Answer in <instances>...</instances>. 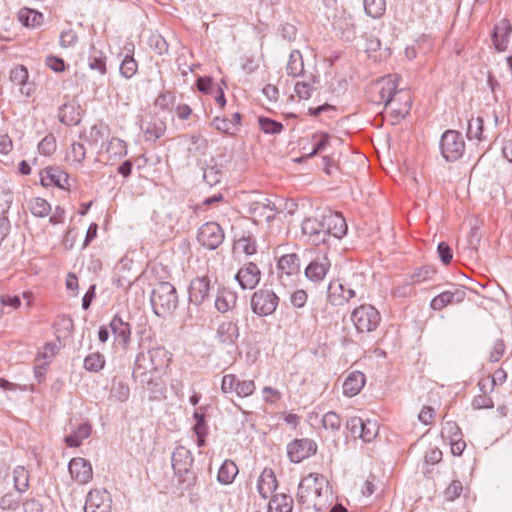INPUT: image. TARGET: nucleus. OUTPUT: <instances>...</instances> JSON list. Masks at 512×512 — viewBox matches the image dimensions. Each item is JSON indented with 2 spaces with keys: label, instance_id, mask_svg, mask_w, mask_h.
Segmentation results:
<instances>
[{
  "label": "nucleus",
  "instance_id": "f257e3e1",
  "mask_svg": "<svg viewBox=\"0 0 512 512\" xmlns=\"http://www.w3.org/2000/svg\"><path fill=\"white\" fill-rule=\"evenodd\" d=\"M297 500L312 505L316 512L327 509L333 500L328 481L323 475L311 473L298 485Z\"/></svg>",
  "mask_w": 512,
  "mask_h": 512
},
{
  "label": "nucleus",
  "instance_id": "f03ea898",
  "mask_svg": "<svg viewBox=\"0 0 512 512\" xmlns=\"http://www.w3.org/2000/svg\"><path fill=\"white\" fill-rule=\"evenodd\" d=\"M178 304L175 287L169 282L158 283L151 294V305L158 317L165 318L172 314Z\"/></svg>",
  "mask_w": 512,
  "mask_h": 512
},
{
  "label": "nucleus",
  "instance_id": "7ed1b4c3",
  "mask_svg": "<svg viewBox=\"0 0 512 512\" xmlns=\"http://www.w3.org/2000/svg\"><path fill=\"white\" fill-rule=\"evenodd\" d=\"M351 320L359 333H369L377 329L381 316L374 306L362 304L352 311Z\"/></svg>",
  "mask_w": 512,
  "mask_h": 512
},
{
  "label": "nucleus",
  "instance_id": "20e7f679",
  "mask_svg": "<svg viewBox=\"0 0 512 512\" xmlns=\"http://www.w3.org/2000/svg\"><path fill=\"white\" fill-rule=\"evenodd\" d=\"M440 150L446 161L454 162L462 157L465 151V142L460 132L447 130L442 134Z\"/></svg>",
  "mask_w": 512,
  "mask_h": 512
},
{
  "label": "nucleus",
  "instance_id": "39448f33",
  "mask_svg": "<svg viewBox=\"0 0 512 512\" xmlns=\"http://www.w3.org/2000/svg\"><path fill=\"white\" fill-rule=\"evenodd\" d=\"M279 304V297L274 291L262 288L255 291L251 297L252 311L258 316H269L275 312Z\"/></svg>",
  "mask_w": 512,
  "mask_h": 512
},
{
  "label": "nucleus",
  "instance_id": "423d86ee",
  "mask_svg": "<svg viewBox=\"0 0 512 512\" xmlns=\"http://www.w3.org/2000/svg\"><path fill=\"white\" fill-rule=\"evenodd\" d=\"M197 239L202 246L215 250L224 241V232L218 223L207 222L200 227Z\"/></svg>",
  "mask_w": 512,
  "mask_h": 512
},
{
  "label": "nucleus",
  "instance_id": "0eeeda50",
  "mask_svg": "<svg viewBox=\"0 0 512 512\" xmlns=\"http://www.w3.org/2000/svg\"><path fill=\"white\" fill-rule=\"evenodd\" d=\"M112 499L105 489H93L86 498L85 512H111Z\"/></svg>",
  "mask_w": 512,
  "mask_h": 512
},
{
  "label": "nucleus",
  "instance_id": "6e6552de",
  "mask_svg": "<svg viewBox=\"0 0 512 512\" xmlns=\"http://www.w3.org/2000/svg\"><path fill=\"white\" fill-rule=\"evenodd\" d=\"M316 451V443L307 438L297 439L287 447L288 457L294 463H300L302 460L314 455Z\"/></svg>",
  "mask_w": 512,
  "mask_h": 512
},
{
  "label": "nucleus",
  "instance_id": "1a4fd4ad",
  "mask_svg": "<svg viewBox=\"0 0 512 512\" xmlns=\"http://www.w3.org/2000/svg\"><path fill=\"white\" fill-rule=\"evenodd\" d=\"M302 232L308 237V240L314 245L326 242V232L324 228V215L321 219L317 217H307L302 222Z\"/></svg>",
  "mask_w": 512,
  "mask_h": 512
},
{
  "label": "nucleus",
  "instance_id": "9d476101",
  "mask_svg": "<svg viewBox=\"0 0 512 512\" xmlns=\"http://www.w3.org/2000/svg\"><path fill=\"white\" fill-rule=\"evenodd\" d=\"M156 369L150 363L146 353H139L136 357L133 369V377L141 384H152L154 380V373Z\"/></svg>",
  "mask_w": 512,
  "mask_h": 512
},
{
  "label": "nucleus",
  "instance_id": "9b49d317",
  "mask_svg": "<svg viewBox=\"0 0 512 512\" xmlns=\"http://www.w3.org/2000/svg\"><path fill=\"white\" fill-rule=\"evenodd\" d=\"M260 277V269L253 262L244 264L235 275V279L242 289L255 288L260 281Z\"/></svg>",
  "mask_w": 512,
  "mask_h": 512
},
{
  "label": "nucleus",
  "instance_id": "f8f14e48",
  "mask_svg": "<svg viewBox=\"0 0 512 512\" xmlns=\"http://www.w3.org/2000/svg\"><path fill=\"white\" fill-rule=\"evenodd\" d=\"M69 473L78 484L88 483L93 477L91 464L84 458H73L68 465Z\"/></svg>",
  "mask_w": 512,
  "mask_h": 512
},
{
  "label": "nucleus",
  "instance_id": "ddd939ff",
  "mask_svg": "<svg viewBox=\"0 0 512 512\" xmlns=\"http://www.w3.org/2000/svg\"><path fill=\"white\" fill-rule=\"evenodd\" d=\"M324 228L326 238L333 236L336 239H341L347 233V223L345 218L338 212H329L324 215Z\"/></svg>",
  "mask_w": 512,
  "mask_h": 512
},
{
  "label": "nucleus",
  "instance_id": "4468645a",
  "mask_svg": "<svg viewBox=\"0 0 512 512\" xmlns=\"http://www.w3.org/2000/svg\"><path fill=\"white\" fill-rule=\"evenodd\" d=\"M40 181L43 186H57L69 189V175L58 167H48L40 172Z\"/></svg>",
  "mask_w": 512,
  "mask_h": 512
},
{
  "label": "nucleus",
  "instance_id": "2eb2a0df",
  "mask_svg": "<svg viewBox=\"0 0 512 512\" xmlns=\"http://www.w3.org/2000/svg\"><path fill=\"white\" fill-rule=\"evenodd\" d=\"M465 297V289L463 287H455L454 290L444 291L435 296L430 302V307L433 310L439 311L449 304L461 303Z\"/></svg>",
  "mask_w": 512,
  "mask_h": 512
},
{
  "label": "nucleus",
  "instance_id": "dca6fc26",
  "mask_svg": "<svg viewBox=\"0 0 512 512\" xmlns=\"http://www.w3.org/2000/svg\"><path fill=\"white\" fill-rule=\"evenodd\" d=\"M249 211L254 217L264 219L267 222L272 221L279 212L275 204L268 198L252 201L249 205Z\"/></svg>",
  "mask_w": 512,
  "mask_h": 512
},
{
  "label": "nucleus",
  "instance_id": "f3484780",
  "mask_svg": "<svg viewBox=\"0 0 512 512\" xmlns=\"http://www.w3.org/2000/svg\"><path fill=\"white\" fill-rule=\"evenodd\" d=\"M331 262L326 255L317 256L305 269L306 277L313 282H320L326 276Z\"/></svg>",
  "mask_w": 512,
  "mask_h": 512
},
{
  "label": "nucleus",
  "instance_id": "a211bd4d",
  "mask_svg": "<svg viewBox=\"0 0 512 512\" xmlns=\"http://www.w3.org/2000/svg\"><path fill=\"white\" fill-rule=\"evenodd\" d=\"M171 461L175 474L182 475L189 472L193 464V457L187 448L178 446L172 453Z\"/></svg>",
  "mask_w": 512,
  "mask_h": 512
},
{
  "label": "nucleus",
  "instance_id": "6ab92c4d",
  "mask_svg": "<svg viewBox=\"0 0 512 512\" xmlns=\"http://www.w3.org/2000/svg\"><path fill=\"white\" fill-rule=\"evenodd\" d=\"M210 281L207 277H198L191 281L189 286V301L192 304L200 305L209 296Z\"/></svg>",
  "mask_w": 512,
  "mask_h": 512
},
{
  "label": "nucleus",
  "instance_id": "aec40b11",
  "mask_svg": "<svg viewBox=\"0 0 512 512\" xmlns=\"http://www.w3.org/2000/svg\"><path fill=\"white\" fill-rule=\"evenodd\" d=\"M300 259L297 254L290 253L281 256L278 260L277 268L279 271V278L284 282V277L289 279L296 276L300 272Z\"/></svg>",
  "mask_w": 512,
  "mask_h": 512
},
{
  "label": "nucleus",
  "instance_id": "412c9836",
  "mask_svg": "<svg viewBox=\"0 0 512 512\" xmlns=\"http://www.w3.org/2000/svg\"><path fill=\"white\" fill-rule=\"evenodd\" d=\"M511 33L512 26L507 19H501L498 23L495 24L492 33V41L495 48L499 52L505 51L507 49Z\"/></svg>",
  "mask_w": 512,
  "mask_h": 512
},
{
  "label": "nucleus",
  "instance_id": "4be33fe9",
  "mask_svg": "<svg viewBox=\"0 0 512 512\" xmlns=\"http://www.w3.org/2000/svg\"><path fill=\"white\" fill-rule=\"evenodd\" d=\"M216 337L223 345H235L239 338V327L232 321H224L218 326Z\"/></svg>",
  "mask_w": 512,
  "mask_h": 512
},
{
  "label": "nucleus",
  "instance_id": "5701e85b",
  "mask_svg": "<svg viewBox=\"0 0 512 512\" xmlns=\"http://www.w3.org/2000/svg\"><path fill=\"white\" fill-rule=\"evenodd\" d=\"M366 382L365 375L360 371L351 372L343 383V393L346 396L353 397L357 395Z\"/></svg>",
  "mask_w": 512,
  "mask_h": 512
},
{
  "label": "nucleus",
  "instance_id": "b1692460",
  "mask_svg": "<svg viewBox=\"0 0 512 512\" xmlns=\"http://www.w3.org/2000/svg\"><path fill=\"white\" fill-rule=\"evenodd\" d=\"M277 488V480L271 469H264L261 473L257 489L262 498L267 499Z\"/></svg>",
  "mask_w": 512,
  "mask_h": 512
},
{
  "label": "nucleus",
  "instance_id": "393cba45",
  "mask_svg": "<svg viewBox=\"0 0 512 512\" xmlns=\"http://www.w3.org/2000/svg\"><path fill=\"white\" fill-rule=\"evenodd\" d=\"M352 299L348 297V291H346L345 282L339 281L331 282L328 286V300L334 306H341L346 304Z\"/></svg>",
  "mask_w": 512,
  "mask_h": 512
},
{
  "label": "nucleus",
  "instance_id": "a878e982",
  "mask_svg": "<svg viewBox=\"0 0 512 512\" xmlns=\"http://www.w3.org/2000/svg\"><path fill=\"white\" fill-rule=\"evenodd\" d=\"M141 129L147 141H156L165 132V124L158 118H153L148 122H143Z\"/></svg>",
  "mask_w": 512,
  "mask_h": 512
},
{
  "label": "nucleus",
  "instance_id": "bb28decb",
  "mask_svg": "<svg viewBox=\"0 0 512 512\" xmlns=\"http://www.w3.org/2000/svg\"><path fill=\"white\" fill-rule=\"evenodd\" d=\"M146 355L157 372L166 368L170 362V354L164 347L152 348L148 350Z\"/></svg>",
  "mask_w": 512,
  "mask_h": 512
},
{
  "label": "nucleus",
  "instance_id": "cd10ccee",
  "mask_svg": "<svg viewBox=\"0 0 512 512\" xmlns=\"http://www.w3.org/2000/svg\"><path fill=\"white\" fill-rule=\"evenodd\" d=\"M110 328L119 342L125 345L129 343L131 335L129 323L116 315L110 322Z\"/></svg>",
  "mask_w": 512,
  "mask_h": 512
},
{
  "label": "nucleus",
  "instance_id": "c85d7f7f",
  "mask_svg": "<svg viewBox=\"0 0 512 512\" xmlns=\"http://www.w3.org/2000/svg\"><path fill=\"white\" fill-rule=\"evenodd\" d=\"M236 301H237L236 293H234L228 289H223V290L218 291V293H217L216 300H215V307L219 312L226 313L235 307Z\"/></svg>",
  "mask_w": 512,
  "mask_h": 512
},
{
  "label": "nucleus",
  "instance_id": "c756f323",
  "mask_svg": "<svg viewBox=\"0 0 512 512\" xmlns=\"http://www.w3.org/2000/svg\"><path fill=\"white\" fill-rule=\"evenodd\" d=\"M238 472L237 465L232 460L226 459L218 470L217 480L223 485L231 484Z\"/></svg>",
  "mask_w": 512,
  "mask_h": 512
},
{
  "label": "nucleus",
  "instance_id": "7c9ffc66",
  "mask_svg": "<svg viewBox=\"0 0 512 512\" xmlns=\"http://www.w3.org/2000/svg\"><path fill=\"white\" fill-rule=\"evenodd\" d=\"M92 431L88 423H82L73 433L65 436L64 441L68 447H79L83 440L87 439Z\"/></svg>",
  "mask_w": 512,
  "mask_h": 512
},
{
  "label": "nucleus",
  "instance_id": "2f4dec72",
  "mask_svg": "<svg viewBox=\"0 0 512 512\" xmlns=\"http://www.w3.org/2000/svg\"><path fill=\"white\" fill-rule=\"evenodd\" d=\"M234 249L241 251L247 256H251L257 252V244L254 236L251 233H243L234 242Z\"/></svg>",
  "mask_w": 512,
  "mask_h": 512
},
{
  "label": "nucleus",
  "instance_id": "473e14b6",
  "mask_svg": "<svg viewBox=\"0 0 512 512\" xmlns=\"http://www.w3.org/2000/svg\"><path fill=\"white\" fill-rule=\"evenodd\" d=\"M293 499L286 494H276L269 502L270 512H292Z\"/></svg>",
  "mask_w": 512,
  "mask_h": 512
},
{
  "label": "nucleus",
  "instance_id": "72a5a7b5",
  "mask_svg": "<svg viewBox=\"0 0 512 512\" xmlns=\"http://www.w3.org/2000/svg\"><path fill=\"white\" fill-rule=\"evenodd\" d=\"M18 20L26 27H38L43 22V15L29 8H22L18 12Z\"/></svg>",
  "mask_w": 512,
  "mask_h": 512
},
{
  "label": "nucleus",
  "instance_id": "f704fd0d",
  "mask_svg": "<svg viewBox=\"0 0 512 512\" xmlns=\"http://www.w3.org/2000/svg\"><path fill=\"white\" fill-rule=\"evenodd\" d=\"M304 71V62L299 50L291 51L286 65V72L289 76L298 77Z\"/></svg>",
  "mask_w": 512,
  "mask_h": 512
},
{
  "label": "nucleus",
  "instance_id": "c9c22d12",
  "mask_svg": "<svg viewBox=\"0 0 512 512\" xmlns=\"http://www.w3.org/2000/svg\"><path fill=\"white\" fill-rule=\"evenodd\" d=\"M435 272V269L430 266L420 267L409 275V277L405 280V284L411 286L429 281L432 279Z\"/></svg>",
  "mask_w": 512,
  "mask_h": 512
},
{
  "label": "nucleus",
  "instance_id": "e433bc0d",
  "mask_svg": "<svg viewBox=\"0 0 512 512\" xmlns=\"http://www.w3.org/2000/svg\"><path fill=\"white\" fill-rule=\"evenodd\" d=\"M86 156V149L84 143L82 142H73L67 153H66V161H68L71 165H80Z\"/></svg>",
  "mask_w": 512,
  "mask_h": 512
},
{
  "label": "nucleus",
  "instance_id": "4c0bfd02",
  "mask_svg": "<svg viewBox=\"0 0 512 512\" xmlns=\"http://www.w3.org/2000/svg\"><path fill=\"white\" fill-rule=\"evenodd\" d=\"M13 482L17 492L23 493L29 487V473L23 466H17L13 471Z\"/></svg>",
  "mask_w": 512,
  "mask_h": 512
},
{
  "label": "nucleus",
  "instance_id": "58836bf2",
  "mask_svg": "<svg viewBox=\"0 0 512 512\" xmlns=\"http://www.w3.org/2000/svg\"><path fill=\"white\" fill-rule=\"evenodd\" d=\"M363 5L365 13L374 19L380 18L386 10L385 0H364Z\"/></svg>",
  "mask_w": 512,
  "mask_h": 512
},
{
  "label": "nucleus",
  "instance_id": "ea45409f",
  "mask_svg": "<svg viewBox=\"0 0 512 512\" xmlns=\"http://www.w3.org/2000/svg\"><path fill=\"white\" fill-rule=\"evenodd\" d=\"M483 124H484V121H483L482 117L471 118L468 121V127H467V132H466L467 138L469 140H473V139H476L479 141L482 140L483 139L482 138Z\"/></svg>",
  "mask_w": 512,
  "mask_h": 512
},
{
  "label": "nucleus",
  "instance_id": "a19ab883",
  "mask_svg": "<svg viewBox=\"0 0 512 512\" xmlns=\"http://www.w3.org/2000/svg\"><path fill=\"white\" fill-rule=\"evenodd\" d=\"M29 208L31 213L36 217H45L51 212V205L40 197L32 199Z\"/></svg>",
  "mask_w": 512,
  "mask_h": 512
},
{
  "label": "nucleus",
  "instance_id": "79ce46f5",
  "mask_svg": "<svg viewBox=\"0 0 512 512\" xmlns=\"http://www.w3.org/2000/svg\"><path fill=\"white\" fill-rule=\"evenodd\" d=\"M104 365L105 358L99 352L91 353L86 356L83 364L84 368L90 372H98L104 367Z\"/></svg>",
  "mask_w": 512,
  "mask_h": 512
},
{
  "label": "nucleus",
  "instance_id": "37998d69",
  "mask_svg": "<svg viewBox=\"0 0 512 512\" xmlns=\"http://www.w3.org/2000/svg\"><path fill=\"white\" fill-rule=\"evenodd\" d=\"M130 396V388L127 383L123 381L113 380L111 386V397L120 402H126Z\"/></svg>",
  "mask_w": 512,
  "mask_h": 512
},
{
  "label": "nucleus",
  "instance_id": "c03bdc74",
  "mask_svg": "<svg viewBox=\"0 0 512 512\" xmlns=\"http://www.w3.org/2000/svg\"><path fill=\"white\" fill-rule=\"evenodd\" d=\"M364 286V276L362 274L354 273L351 278L345 281L346 291H348V297H356L358 292L362 290Z\"/></svg>",
  "mask_w": 512,
  "mask_h": 512
},
{
  "label": "nucleus",
  "instance_id": "a18cd8bd",
  "mask_svg": "<svg viewBox=\"0 0 512 512\" xmlns=\"http://www.w3.org/2000/svg\"><path fill=\"white\" fill-rule=\"evenodd\" d=\"M105 56L103 55V53L99 50H96V49H93L90 57H89V62H88V66L90 69L92 70H96L98 71L100 74H105L106 73V61H105Z\"/></svg>",
  "mask_w": 512,
  "mask_h": 512
},
{
  "label": "nucleus",
  "instance_id": "49530a36",
  "mask_svg": "<svg viewBox=\"0 0 512 512\" xmlns=\"http://www.w3.org/2000/svg\"><path fill=\"white\" fill-rule=\"evenodd\" d=\"M316 82V77L311 76L307 81H300L295 84V93L301 99H309L314 90V83Z\"/></svg>",
  "mask_w": 512,
  "mask_h": 512
},
{
  "label": "nucleus",
  "instance_id": "de8ad7c7",
  "mask_svg": "<svg viewBox=\"0 0 512 512\" xmlns=\"http://www.w3.org/2000/svg\"><path fill=\"white\" fill-rule=\"evenodd\" d=\"M222 171L217 165H207L203 169V179L209 186H214L220 182Z\"/></svg>",
  "mask_w": 512,
  "mask_h": 512
},
{
  "label": "nucleus",
  "instance_id": "09e8293b",
  "mask_svg": "<svg viewBox=\"0 0 512 512\" xmlns=\"http://www.w3.org/2000/svg\"><path fill=\"white\" fill-rule=\"evenodd\" d=\"M396 92V85L394 80L387 79L383 81L382 87L379 91L380 101L388 105Z\"/></svg>",
  "mask_w": 512,
  "mask_h": 512
},
{
  "label": "nucleus",
  "instance_id": "8fccbe9b",
  "mask_svg": "<svg viewBox=\"0 0 512 512\" xmlns=\"http://www.w3.org/2000/svg\"><path fill=\"white\" fill-rule=\"evenodd\" d=\"M259 126L266 134H278L282 131L283 125L280 122L267 117H259Z\"/></svg>",
  "mask_w": 512,
  "mask_h": 512
},
{
  "label": "nucleus",
  "instance_id": "3c124183",
  "mask_svg": "<svg viewBox=\"0 0 512 512\" xmlns=\"http://www.w3.org/2000/svg\"><path fill=\"white\" fill-rule=\"evenodd\" d=\"M322 426L326 430L338 431L341 427L340 416L334 411L325 413L322 417Z\"/></svg>",
  "mask_w": 512,
  "mask_h": 512
},
{
  "label": "nucleus",
  "instance_id": "603ef678",
  "mask_svg": "<svg viewBox=\"0 0 512 512\" xmlns=\"http://www.w3.org/2000/svg\"><path fill=\"white\" fill-rule=\"evenodd\" d=\"M137 62L132 57L127 55L120 65V72L125 78H131L137 71Z\"/></svg>",
  "mask_w": 512,
  "mask_h": 512
},
{
  "label": "nucleus",
  "instance_id": "864d4df0",
  "mask_svg": "<svg viewBox=\"0 0 512 512\" xmlns=\"http://www.w3.org/2000/svg\"><path fill=\"white\" fill-rule=\"evenodd\" d=\"M10 79L13 83L22 86L21 91L24 92L23 88L28 79L27 69L24 66L15 67L10 73Z\"/></svg>",
  "mask_w": 512,
  "mask_h": 512
},
{
  "label": "nucleus",
  "instance_id": "5fc2aeb1",
  "mask_svg": "<svg viewBox=\"0 0 512 512\" xmlns=\"http://www.w3.org/2000/svg\"><path fill=\"white\" fill-rule=\"evenodd\" d=\"M363 427V433H361L360 439L364 442H371L378 434L379 427L377 423L366 420Z\"/></svg>",
  "mask_w": 512,
  "mask_h": 512
},
{
  "label": "nucleus",
  "instance_id": "6e6d98bb",
  "mask_svg": "<svg viewBox=\"0 0 512 512\" xmlns=\"http://www.w3.org/2000/svg\"><path fill=\"white\" fill-rule=\"evenodd\" d=\"M56 149V140L52 134L45 136L38 144V150L41 154L50 155Z\"/></svg>",
  "mask_w": 512,
  "mask_h": 512
},
{
  "label": "nucleus",
  "instance_id": "4d7b16f0",
  "mask_svg": "<svg viewBox=\"0 0 512 512\" xmlns=\"http://www.w3.org/2000/svg\"><path fill=\"white\" fill-rule=\"evenodd\" d=\"M255 383L253 380H244L237 382L235 392L239 397H247L254 393Z\"/></svg>",
  "mask_w": 512,
  "mask_h": 512
},
{
  "label": "nucleus",
  "instance_id": "13d9d810",
  "mask_svg": "<svg viewBox=\"0 0 512 512\" xmlns=\"http://www.w3.org/2000/svg\"><path fill=\"white\" fill-rule=\"evenodd\" d=\"M212 126L223 133L234 135L235 129H233V124L230 123L229 119L225 117H215L212 121Z\"/></svg>",
  "mask_w": 512,
  "mask_h": 512
},
{
  "label": "nucleus",
  "instance_id": "bf43d9fd",
  "mask_svg": "<svg viewBox=\"0 0 512 512\" xmlns=\"http://www.w3.org/2000/svg\"><path fill=\"white\" fill-rule=\"evenodd\" d=\"M364 420L360 417H352L347 421V429L350 431L354 438H360L363 433Z\"/></svg>",
  "mask_w": 512,
  "mask_h": 512
},
{
  "label": "nucleus",
  "instance_id": "052dcab7",
  "mask_svg": "<svg viewBox=\"0 0 512 512\" xmlns=\"http://www.w3.org/2000/svg\"><path fill=\"white\" fill-rule=\"evenodd\" d=\"M107 151L119 157L125 156L127 154V145L119 138H112L107 147Z\"/></svg>",
  "mask_w": 512,
  "mask_h": 512
},
{
  "label": "nucleus",
  "instance_id": "680f3d73",
  "mask_svg": "<svg viewBox=\"0 0 512 512\" xmlns=\"http://www.w3.org/2000/svg\"><path fill=\"white\" fill-rule=\"evenodd\" d=\"M149 44L159 55H162L168 51V44L161 35H152L149 38Z\"/></svg>",
  "mask_w": 512,
  "mask_h": 512
},
{
  "label": "nucleus",
  "instance_id": "e2e57ef3",
  "mask_svg": "<svg viewBox=\"0 0 512 512\" xmlns=\"http://www.w3.org/2000/svg\"><path fill=\"white\" fill-rule=\"evenodd\" d=\"M462 490V483L458 480H453L450 483V485L445 489V498L449 501H453L460 496Z\"/></svg>",
  "mask_w": 512,
  "mask_h": 512
},
{
  "label": "nucleus",
  "instance_id": "0e129e2a",
  "mask_svg": "<svg viewBox=\"0 0 512 512\" xmlns=\"http://www.w3.org/2000/svg\"><path fill=\"white\" fill-rule=\"evenodd\" d=\"M319 141L315 144L313 150L306 155L307 158L313 157L316 154L324 151L330 142V135L328 133H320L319 135Z\"/></svg>",
  "mask_w": 512,
  "mask_h": 512
},
{
  "label": "nucleus",
  "instance_id": "69168bd1",
  "mask_svg": "<svg viewBox=\"0 0 512 512\" xmlns=\"http://www.w3.org/2000/svg\"><path fill=\"white\" fill-rule=\"evenodd\" d=\"M437 252L443 264L447 265L451 262L453 252L451 247L446 242H440L437 246Z\"/></svg>",
  "mask_w": 512,
  "mask_h": 512
},
{
  "label": "nucleus",
  "instance_id": "338daca9",
  "mask_svg": "<svg viewBox=\"0 0 512 512\" xmlns=\"http://www.w3.org/2000/svg\"><path fill=\"white\" fill-rule=\"evenodd\" d=\"M238 379L234 374L224 375L221 382V390L223 393H231L235 391Z\"/></svg>",
  "mask_w": 512,
  "mask_h": 512
},
{
  "label": "nucleus",
  "instance_id": "774afa93",
  "mask_svg": "<svg viewBox=\"0 0 512 512\" xmlns=\"http://www.w3.org/2000/svg\"><path fill=\"white\" fill-rule=\"evenodd\" d=\"M505 351V345L503 340L497 339L492 347V350L489 354V361L490 362H497L500 360V358L503 356Z\"/></svg>",
  "mask_w": 512,
  "mask_h": 512
}]
</instances>
